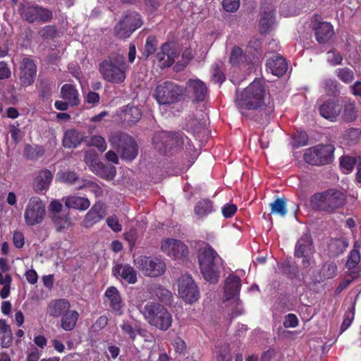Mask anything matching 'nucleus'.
I'll use <instances>...</instances> for the list:
<instances>
[{
	"mask_svg": "<svg viewBox=\"0 0 361 361\" xmlns=\"http://www.w3.org/2000/svg\"><path fill=\"white\" fill-rule=\"evenodd\" d=\"M212 80L215 83L221 85L226 79L224 72L221 70L219 66L216 63L212 65Z\"/></svg>",
	"mask_w": 361,
	"mask_h": 361,
	"instance_id": "obj_59",
	"label": "nucleus"
},
{
	"mask_svg": "<svg viewBox=\"0 0 361 361\" xmlns=\"http://www.w3.org/2000/svg\"><path fill=\"white\" fill-rule=\"evenodd\" d=\"M198 263L201 274L205 281L216 283L220 278L224 261L217 252L207 243L198 250Z\"/></svg>",
	"mask_w": 361,
	"mask_h": 361,
	"instance_id": "obj_2",
	"label": "nucleus"
},
{
	"mask_svg": "<svg viewBox=\"0 0 361 361\" xmlns=\"http://www.w3.org/2000/svg\"><path fill=\"white\" fill-rule=\"evenodd\" d=\"M109 142L121 154L122 159L131 161L138 154V145L135 139L126 133L116 132L109 137Z\"/></svg>",
	"mask_w": 361,
	"mask_h": 361,
	"instance_id": "obj_6",
	"label": "nucleus"
},
{
	"mask_svg": "<svg viewBox=\"0 0 361 361\" xmlns=\"http://www.w3.org/2000/svg\"><path fill=\"white\" fill-rule=\"evenodd\" d=\"M105 297L109 302V307L115 313L116 315H121L123 314L122 308L123 304L118 289L114 286L109 287L104 293Z\"/></svg>",
	"mask_w": 361,
	"mask_h": 361,
	"instance_id": "obj_25",
	"label": "nucleus"
},
{
	"mask_svg": "<svg viewBox=\"0 0 361 361\" xmlns=\"http://www.w3.org/2000/svg\"><path fill=\"white\" fill-rule=\"evenodd\" d=\"M134 264L144 276L149 277L161 276L166 270L165 262L156 257L140 255L134 259Z\"/></svg>",
	"mask_w": 361,
	"mask_h": 361,
	"instance_id": "obj_11",
	"label": "nucleus"
},
{
	"mask_svg": "<svg viewBox=\"0 0 361 361\" xmlns=\"http://www.w3.org/2000/svg\"><path fill=\"white\" fill-rule=\"evenodd\" d=\"M349 243L345 238H336L330 244V249L336 256H338L345 251Z\"/></svg>",
	"mask_w": 361,
	"mask_h": 361,
	"instance_id": "obj_43",
	"label": "nucleus"
},
{
	"mask_svg": "<svg viewBox=\"0 0 361 361\" xmlns=\"http://www.w3.org/2000/svg\"><path fill=\"white\" fill-rule=\"evenodd\" d=\"M334 150L333 145H317L306 149L303 158L306 163L312 166H324L333 161Z\"/></svg>",
	"mask_w": 361,
	"mask_h": 361,
	"instance_id": "obj_8",
	"label": "nucleus"
},
{
	"mask_svg": "<svg viewBox=\"0 0 361 361\" xmlns=\"http://www.w3.org/2000/svg\"><path fill=\"white\" fill-rule=\"evenodd\" d=\"M357 117V111L354 103L346 104L343 106V118L345 122H352Z\"/></svg>",
	"mask_w": 361,
	"mask_h": 361,
	"instance_id": "obj_48",
	"label": "nucleus"
},
{
	"mask_svg": "<svg viewBox=\"0 0 361 361\" xmlns=\"http://www.w3.org/2000/svg\"><path fill=\"white\" fill-rule=\"evenodd\" d=\"M283 271L288 275L296 276L298 274V267L295 263L286 262L282 266Z\"/></svg>",
	"mask_w": 361,
	"mask_h": 361,
	"instance_id": "obj_63",
	"label": "nucleus"
},
{
	"mask_svg": "<svg viewBox=\"0 0 361 361\" xmlns=\"http://www.w3.org/2000/svg\"><path fill=\"white\" fill-rule=\"evenodd\" d=\"M360 262V253L357 249H353L350 251L348 260L345 264V267L352 270L355 269Z\"/></svg>",
	"mask_w": 361,
	"mask_h": 361,
	"instance_id": "obj_51",
	"label": "nucleus"
},
{
	"mask_svg": "<svg viewBox=\"0 0 361 361\" xmlns=\"http://www.w3.org/2000/svg\"><path fill=\"white\" fill-rule=\"evenodd\" d=\"M224 9L227 12H235L240 6V0H223Z\"/></svg>",
	"mask_w": 361,
	"mask_h": 361,
	"instance_id": "obj_64",
	"label": "nucleus"
},
{
	"mask_svg": "<svg viewBox=\"0 0 361 361\" xmlns=\"http://www.w3.org/2000/svg\"><path fill=\"white\" fill-rule=\"evenodd\" d=\"M128 66L121 54L109 56L99 64V71L103 79L109 82L121 84L126 78Z\"/></svg>",
	"mask_w": 361,
	"mask_h": 361,
	"instance_id": "obj_4",
	"label": "nucleus"
},
{
	"mask_svg": "<svg viewBox=\"0 0 361 361\" xmlns=\"http://www.w3.org/2000/svg\"><path fill=\"white\" fill-rule=\"evenodd\" d=\"M65 205L68 209L72 208L80 211H85L90 207V202L86 197L69 196L67 197L65 200Z\"/></svg>",
	"mask_w": 361,
	"mask_h": 361,
	"instance_id": "obj_37",
	"label": "nucleus"
},
{
	"mask_svg": "<svg viewBox=\"0 0 361 361\" xmlns=\"http://www.w3.org/2000/svg\"><path fill=\"white\" fill-rule=\"evenodd\" d=\"M275 11L272 5L263 6L259 20V29L262 33L268 32L274 23Z\"/></svg>",
	"mask_w": 361,
	"mask_h": 361,
	"instance_id": "obj_30",
	"label": "nucleus"
},
{
	"mask_svg": "<svg viewBox=\"0 0 361 361\" xmlns=\"http://www.w3.org/2000/svg\"><path fill=\"white\" fill-rule=\"evenodd\" d=\"M107 226L115 233H118L122 230V226L119 223L116 215H111L107 217L106 220Z\"/></svg>",
	"mask_w": 361,
	"mask_h": 361,
	"instance_id": "obj_61",
	"label": "nucleus"
},
{
	"mask_svg": "<svg viewBox=\"0 0 361 361\" xmlns=\"http://www.w3.org/2000/svg\"><path fill=\"white\" fill-rule=\"evenodd\" d=\"M342 110V106L338 102L333 99H328L325 101L319 106L320 115L331 121H334L340 114Z\"/></svg>",
	"mask_w": 361,
	"mask_h": 361,
	"instance_id": "obj_26",
	"label": "nucleus"
},
{
	"mask_svg": "<svg viewBox=\"0 0 361 361\" xmlns=\"http://www.w3.org/2000/svg\"><path fill=\"white\" fill-rule=\"evenodd\" d=\"M88 145L97 148L101 152L106 149L107 145L106 141L101 135H93L90 137Z\"/></svg>",
	"mask_w": 361,
	"mask_h": 361,
	"instance_id": "obj_56",
	"label": "nucleus"
},
{
	"mask_svg": "<svg viewBox=\"0 0 361 361\" xmlns=\"http://www.w3.org/2000/svg\"><path fill=\"white\" fill-rule=\"evenodd\" d=\"M140 327V326L139 325H133L129 321L125 320H123L120 325L123 335L126 338L131 342H134L135 341Z\"/></svg>",
	"mask_w": 361,
	"mask_h": 361,
	"instance_id": "obj_41",
	"label": "nucleus"
},
{
	"mask_svg": "<svg viewBox=\"0 0 361 361\" xmlns=\"http://www.w3.org/2000/svg\"><path fill=\"white\" fill-rule=\"evenodd\" d=\"M51 218L57 232L63 231L71 225L68 212H62V214H52Z\"/></svg>",
	"mask_w": 361,
	"mask_h": 361,
	"instance_id": "obj_40",
	"label": "nucleus"
},
{
	"mask_svg": "<svg viewBox=\"0 0 361 361\" xmlns=\"http://www.w3.org/2000/svg\"><path fill=\"white\" fill-rule=\"evenodd\" d=\"M79 313L76 310H68L61 316V326L67 331H72L76 326Z\"/></svg>",
	"mask_w": 361,
	"mask_h": 361,
	"instance_id": "obj_38",
	"label": "nucleus"
},
{
	"mask_svg": "<svg viewBox=\"0 0 361 361\" xmlns=\"http://www.w3.org/2000/svg\"><path fill=\"white\" fill-rule=\"evenodd\" d=\"M350 275L351 276V278H345L337 286L335 293L339 294L341 293L343 290L348 288V286L357 278H358L359 272L358 271H351L350 273Z\"/></svg>",
	"mask_w": 361,
	"mask_h": 361,
	"instance_id": "obj_60",
	"label": "nucleus"
},
{
	"mask_svg": "<svg viewBox=\"0 0 361 361\" xmlns=\"http://www.w3.org/2000/svg\"><path fill=\"white\" fill-rule=\"evenodd\" d=\"M45 149L43 146L37 145H25L23 150L24 157L30 161H37L39 158L44 156Z\"/></svg>",
	"mask_w": 361,
	"mask_h": 361,
	"instance_id": "obj_39",
	"label": "nucleus"
},
{
	"mask_svg": "<svg viewBox=\"0 0 361 361\" xmlns=\"http://www.w3.org/2000/svg\"><path fill=\"white\" fill-rule=\"evenodd\" d=\"M244 58L242 49L239 47H234L231 50L229 62L232 66H238L243 62Z\"/></svg>",
	"mask_w": 361,
	"mask_h": 361,
	"instance_id": "obj_53",
	"label": "nucleus"
},
{
	"mask_svg": "<svg viewBox=\"0 0 361 361\" xmlns=\"http://www.w3.org/2000/svg\"><path fill=\"white\" fill-rule=\"evenodd\" d=\"M83 178L74 170L64 169L56 173V181L68 186H75L78 190V187L81 185Z\"/></svg>",
	"mask_w": 361,
	"mask_h": 361,
	"instance_id": "obj_23",
	"label": "nucleus"
},
{
	"mask_svg": "<svg viewBox=\"0 0 361 361\" xmlns=\"http://www.w3.org/2000/svg\"><path fill=\"white\" fill-rule=\"evenodd\" d=\"M13 341V333L5 319H0V344L4 348L11 346Z\"/></svg>",
	"mask_w": 361,
	"mask_h": 361,
	"instance_id": "obj_35",
	"label": "nucleus"
},
{
	"mask_svg": "<svg viewBox=\"0 0 361 361\" xmlns=\"http://www.w3.org/2000/svg\"><path fill=\"white\" fill-rule=\"evenodd\" d=\"M310 204L314 209L333 214L345 206L346 195L338 189L331 188L312 195Z\"/></svg>",
	"mask_w": 361,
	"mask_h": 361,
	"instance_id": "obj_3",
	"label": "nucleus"
},
{
	"mask_svg": "<svg viewBox=\"0 0 361 361\" xmlns=\"http://www.w3.org/2000/svg\"><path fill=\"white\" fill-rule=\"evenodd\" d=\"M183 94L180 86L172 81H164L157 85L153 97L161 105L173 104L179 100Z\"/></svg>",
	"mask_w": 361,
	"mask_h": 361,
	"instance_id": "obj_10",
	"label": "nucleus"
},
{
	"mask_svg": "<svg viewBox=\"0 0 361 361\" xmlns=\"http://www.w3.org/2000/svg\"><path fill=\"white\" fill-rule=\"evenodd\" d=\"M179 296L187 303L192 304L200 298V290L192 276L182 274L178 281Z\"/></svg>",
	"mask_w": 361,
	"mask_h": 361,
	"instance_id": "obj_14",
	"label": "nucleus"
},
{
	"mask_svg": "<svg viewBox=\"0 0 361 361\" xmlns=\"http://www.w3.org/2000/svg\"><path fill=\"white\" fill-rule=\"evenodd\" d=\"M85 189L93 193L96 197L102 195L103 190L102 188L95 182L84 178L81 185L78 187V190Z\"/></svg>",
	"mask_w": 361,
	"mask_h": 361,
	"instance_id": "obj_44",
	"label": "nucleus"
},
{
	"mask_svg": "<svg viewBox=\"0 0 361 361\" xmlns=\"http://www.w3.org/2000/svg\"><path fill=\"white\" fill-rule=\"evenodd\" d=\"M336 73L338 78L345 84L351 83L355 79L353 71L348 67L337 68Z\"/></svg>",
	"mask_w": 361,
	"mask_h": 361,
	"instance_id": "obj_45",
	"label": "nucleus"
},
{
	"mask_svg": "<svg viewBox=\"0 0 361 361\" xmlns=\"http://www.w3.org/2000/svg\"><path fill=\"white\" fill-rule=\"evenodd\" d=\"M71 308V303L66 299H55L48 305L47 313L53 318L61 317Z\"/></svg>",
	"mask_w": 361,
	"mask_h": 361,
	"instance_id": "obj_29",
	"label": "nucleus"
},
{
	"mask_svg": "<svg viewBox=\"0 0 361 361\" xmlns=\"http://www.w3.org/2000/svg\"><path fill=\"white\" fill-rule=\"evenodd\" d=\"M61 97L68 102L72 106L80 104L79 94L75 87L71 84H65L61 90Z\"/></svg>",
	"mask_w": 361,
	"mask_h": 361,
	"instance_id": "obj_34",
	"label": "nucleus"
},
{
	"mask_svg": "<svg viewBox=\"0 0 361 361\" xmlns=\"http://www.w3.org/2000/svg\"><path fill=\"white\" fill-rule=\"evenodd\" d=\"M360 134L359 129L351 128L345 132L344 138L348 141V145H354L360 140Z\"/></svg>",
	"mask_w": 361,
	"mask_h": 361,
	"instance_id": "obj_55",
	"label": "nucleus"
},
{
	"mask_svg": "<svg viewBox=\"0 0 361 361\" xmlns=\"http://www.w3.org/2000/svg\"><path fill=\"white\" fill-rule=\"evenodd\" d=\"M355 165V159L349 156H343L340 159V166L346 173L351 172Z\"/></svg>",
	"mask_w": 361,
	"mask_h": 361,
	"instance_id": "obj_57",
	"label": "nucleus"
},
{
	"mask_svg": "<svg viewBox=\"0 0 361 361\" xmlns=\"http://www.w3.org/2000/svg\"><path fill=\"white\" fill-rule=\"evenodd\" d=\"M161 250L167 256L174 259H180L188 256L189 250L182 241L174 238H166L161 243Z\"/></svg>",
	"mask_w": 361,
	"mask_h": 361,
	"instance_id": "obj_15",
	"label": "nucleus"
},
{
	"mask_svg": "<svg viewBox=\"0 0 361 361\" xmlns=\"http://www.w3.org/2000/svg\"><path fill=\"white\" fill-rule=\"evenodd\" d=\"M149 293L152 298L158 299L166 304L171 302L173 298L171 291L158 284L152 286L149 288Z\"/></svg>",
	"mask_w": 361,
	"mask_h": 361,
	"instance_id": "obj_33",
	"label": "nucleus"
},
{
	"mask_svg": "<svg viewBox=\"0 0 361 361\" xmlns=\"http://www.w3.org/2000/svg\"><path fill=\"white\" fill-rule=\"evenodd\" d=\"M142 24L141 16L137 12L126 11L114 28V35L119 39H127Z\"/></svg>",
	"mask_w": 361,
	"mask_h": 361,
	"instance_id": "obj_7",
	"label": "nucleus"
},
{
	"mask_svg": "<svg viewBox=\"0 0 361 361\" xmlns=\"http://www.w3.org/2000/svg\"><path fill=\"white\" fill-rule=\"evenodd\" d=\"M45 204L37 196L30 198L24 212L25 224L29 226H33L41 224L45 216Z\"/></svg>",
	"mask_w": 361,
	"mask_h": 361,
	"instance_id": "obj_13",
	"label": "nucleus"
},
{
	"mask_svg": "<svg viewBox=\"0 0 361 361\" xmlns=\"http://www.w3.org/2000/svg\"><path fill=\"white\" fill-rule=\"evenodd\" d=\"M37 75V66L30 57L23 59L20 65V81L23 87L32 85Z\"/></svg>",
	"mask_w": 361,
	"mask_h": 361,
	"instance_id": "obj_17",
	"label": "nucleus"
},
{
	"mask_svg": "<svg viewBox=\"0 0 361 361\" xmlns=\"http://www.w3.org/2000/svg\"><path fill=\"white\" fill-rule=\"evenodd\" d=\"M355 305H353L349 310L348 312H345V314H344V319L341 324V333L345 331L346 329H348L353 319H354V317H355Z\"/></svg>",
	"mask_w": 361,
	"mask_h": 361,
	"instance_id": "obj_58",
	"label": "nucleus"
},
{
	"mask_svg": "<svg viewBox=\"0 0 361 361\" xmlns=\"http://www.w3.org/2000/svg\"><path fill=\"white\" fill-rule=\"evenodd\" d=\"M53 179V174L49 169H43L38 172L32 183V188L36 193L47 190Z\"/></svg>",
	"mask_w": 361,
	"mask_h": 361,
	"instance_id": "obj_24",
	"label": "nucleus"
},
{
	"mask_svg": "<svg viewBox=\"0 0 361 361\" xmlns=\"http://www.w3.org/2000/svg\"><path fill=\"white\" fill-rule=\"evenodd\" d=\"M314 246L310 232L304 233L296 241L294 248V257L302 259L301 264L304 269H307L312 262Z\"/></svg>",
	"mask_w": 361,
	"mask_h": 361,
	"instance_id": "obj_12",
	"label": "nucleus"
},
{
	"mask_svg": "<svg viewBox=\"0 0 361 361\" xmlns=\"http://www.w3.org/2000/svg\"><path fill=\"white\" fill-rule=\"evenodd\" d=\"M18 12L21 18L29 23H43L51 21L54 18L53 12L37 4L30 3L20 4Z\"/></svg>",
	"mask_w": 361,
	"mask_h": 361,
	"instance_id": "obj_9",
	"label": "nucleus"
},
{
	"mask_svg": "<svg viewBox=\"0 0 361 361\" xmlns=\"http://www.w3.org/2000/svg\"><path fill=\"white\" fill-rule=\"evenodd\" d=\"M147 323L161 331L168 330L172 324V316L169 310L162 305L148 302L142 311Z\"/></svg>",
	"mask_w": 361,
	"mask_h": 361,
	"instance_id": "obj_5",
	"label": "nucleus"
},
{
	"mask_svg": "<svg viewBox=\"0 0 361 361\" xmlns=\"http://www.w3.org/2000/svg\"><path fill=\"white\" fill-rule=\"evenodd\" d=\"M163 140V145L169 147L170 149L181 148L188 138L181 131L178 132H164L161 136Z\"/></svg>",
	"mask_w": 361,
	"mask_h": 361,
	"instance_id": "obj_27",
	"label": "nucleus"
},
{
	"mask_svg": "<svg viewBox=\"0 0 361 361\" xmlns=\"http://www.w3.org/2000/svg\"><path fill=\"white\" fill-rule=\"evenodd\" d=\"M269 205L271 214H279L281 216H285L287 214L286 198H276Z\"/></svg>",
	"mask_w": 361,
	"mask_h": 361,
	"instance_id": "obj_42",
	"label": "nucleus"
},
{
	"mask_svg": "<svg viewBox=\"0 0 361 361\" xmlns=\"http://www.w3.org/2000/svg\"><path fill=\"white\" fill-rule=\"evenodd\" d=\"M265 83L255 79L241 92L236 90L235 104L240 114L246 116L245 110H258L265 105Z\"/></svg>",
	"mask_w": 361,
	"mask_h": 361,
	"instance_id": "obj_1",
	"label": "nucleus"
},
{
	"mask_svg": "<svg viewBox=\"0 0 361 361\" xmlns=\"http://www.w3.org/2000/svg\"><path fill=\"white\" fill-rule=\"evenodd\" d=\"M112 274L127 284H134L137 281L136 271L128 264H116L112 268Z\"/></svg>",
	"mask_w": 361,
	"mask_h": 361,
	"instance_id": "obj_19",
	"label": "nucleus"
},
{
	"mask_svg": "<svg viewBox=\"0 0 361 361\" xmlns=\"http://www.w3.org/2000/svg\"><path fill=\"white\" fill-rule=\"evenodd\" d=\"M158 41L156 37L149 35L147 37L143 56L147 59L149 56L155 54L157 50Z\"/></svg>",
	"mask_w": 361,
	"mask_h": 361,
	"instance_id": "obj_46",
	"label": "nucleus"
},
{
	"mask_svg": "<svg viewBox=\"0 0 361 361\" xmlns=\"http://www.w3.org/2000/svg\"><path fill=\"white\" fill-rule=\"evenodd\" d=\"M314 35L316 40L319 44H325L334 35L333 25L328 22L319 21L314 25Z\"/></svg>",
	"mask_w": 361,
	"mask_h": 361,
	"instance_id": "obj_22",
	"label": "nucleus"
},
{
	"mask_svg": "<svg viewBox=\"0 0 361 361\" xmlns=\"http://www.w3.org/2000/svg\"><path fill=\"white\" fill-rule=\"evenodd\" d=\"M179 54L180 51L174 44L165 42L157 54L156 59L159 62L161 68H169L173 65Z\"/></svg>",
	"mask_w": 361,
	"mask_h": 361,
	"instance_id": "obj_16",
	"label": "nucleus"
},
{
	"mask_svg": "<svg viewBox=\"0 0 361 361\" xmlns=\"http://www.w3.org/2000/svg\"><path fill=\"white\" fill-rule=\"evenodd\" d=\"M141 116L140 109L130 104L124 106L119 114L121 120L128 125L136 123L140 121Z\"/></svg>",
	"mask_w": 361,
	"mask_h": 361,
	"instance_id": "obj_28",
	"label": "nucleus"
},
{
	"mask_svg": "<svg viewBox=\"0 0 361 361\" xmlns=\"http://www.w3.org/2000/svg\"><path fill=\"white\" fill-rule=\"evenodd\" d=\"M38 35L44 39H54L58 35V30L55 25H46L38 31Z\"/></svg>",
	"mask_w": 361,
	"mask_h": 361,
	"instance_id": "obj_52",
	"label": "nucleus"
},
{
	"mask_svg": "<svg viewBox=\"0 0 361 361\" xmlns=\"http://www.w3.org/2000/svg\"><path fill=\"white\" fill-rule=\"evenodd\" d=\"M214 211V204L209 199H202L198 201L195 207L194 213L198 219H203Z\"/></svg>",
	"mask_w": 361,
	"mask_h": 361,
	"instance_id": "obj_36",
	"label": "nucleus"
},
{
	"mask_svg": "<svg viewBox=\"0 0 361 361\" xmlns=\"http://www.w3.org/2000/svg\"><path fill=\"white\" fill-rule=\"evenodd\" d=\"M82 136L75 129H68L62 140L63 146L65 148H76L80 145Z\"/></svg>",
	"mask_w": 361,
	"mask_h": 361,
	"instance_id": "obj_32",
	"label": "nucleus"
},
{
	"mask_svg": "<svg viewBox=\"0 0 361 361\" xmlns=\"http://www.w3.org/2000/svg\"><path fill=\"white\" fill-rule=\"evenodd\" d=\"M241 280L239 276L229 274L225 280L224 294L228 299L235 297L240 293Z\"/></svg>",
	"mask_w": 361,
	"mask_h": 361,
	"instance_id": "obj_31",
	"label": "nucleus"
},
{
	"mask_svg": "<svg viewBox=\"0 0 361 361\" xmlns=\"http://www.w3.org/2000/svg\"><path fill=\"white\" fill-rule=\"evenodd\" d=\"M288 61L281 54H276L269 58L266 62L267 70L278 77H281L288 71Z\"/></svg>",
	"mask_w": 361,
	"mask_h": 361,
	"instance_id": "obj_21",
	"label": "nucleus"
},
{
	"mask_svg": "<svg viewBox=\"0 0 361 361\" xmlns=\"http://www.w3.org/2000/svg\"><path fill=\"white\" fill-rule=\"evenodd\" d=\"M105 215V205L102 202L98 201L86 214L83 220V226L86 228H90L103 219Z\"/></svg>",
	"mask_w": 361,
	"mask_h": 361,
	"instance_id": "obj_20",
	"label": "nucleus"
},
{
	"mask_svg": "<svg viewBox=\"0 0 361 361\" xmlns=\"http://www.w3.org/2000/svg\"><path fill=\"white\" fill-rule=\"evenodd\" d=\"M54 87V85L46 80H41L37 85L40 97L43 99H48L51 97Z\"/></svg>",
	"mask_w": 361,
	"mask_h": 361,
	"instance_id": "obj_49",
	"label": "nucleus"
},
{
	"mask_svg": "<svg viewBox=\"0 0 361 361\" xmlns=\"http://www.w3.org/2000/svg\"><path fill=\"white\" fill-rule=\"evenodd\" d=\"M188 97L195 102H203L207 94V87L200 79H189L185 87Z\"/></svg>",
	"mask_w": 361,
	"mask_h": 361,
	"instance_id": "obj_18",
	"label": "nucleus"
},
{
	"mask_svg": "<svg viewBox=\"0 0 361 361\" xmlns=\"http://www.w3.org/2000/svg\"><path fill=\"white\" fill-rule=\"evenodd\" d=\"M237 206L233 203H226L221 207L222 215L224 218H231L237 212Z\"/></svg>",
	"mask_w": 361,
	"mask_h": 361,
	"instance_id": "obj_62",
	"label": "nucleus"
},
{
	"mask_svg": "<svg viewBox=\"0 0 361 361\" xmlns=\"http://www.w3.org/2000/svg\"><path fill=\"white\" fill-rule=\"evenodd\" d=\"M309 136L305 131H297L293 137V145L296 147L307 145Z\"/></svg>",
	"mask_w": 361,
	"mask_h": 361,
	"instance_id": "obj_54",
	"label": "nucleus"
},
{
	"mask_svg": "<svg viewBox=\"0 0 361 361\" xmlns=\"http://www.w3.org/2000/svg\"><path fill=\"white\" fill-rule=\"evenodd\" d=\"M340 84L336 80L331 78L326 79L323 82V87L325 92L329 95L336 96L339 93Z\"/></svg>",
	"mask_w": 361,
	"mask_h": 361,
	"instance_id": "obj_50",
	"label": "nucleus"
},
{
	"mask_svg": "<svg viewBox=\"0 0 361 361\" xmlns=\"http://www.w3.org/2000/svg\"><path fill=\"white\" fill-rule=\"evenodd\" d=\"M337 266L334 262L325 263L321 270L320 276L324 279H333L336 276Z\"/></svg>",
	"mask_w": 361,
	"mask_h": 361,
	"instance_id": "obj_47",
	"label": "nucleus"
}]
</instances>
